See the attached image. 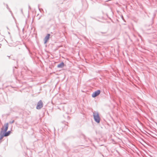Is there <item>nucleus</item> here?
I'll return each mask as SVG.
<instances>
[{"mask_svg":"<svg viewBox=\"0 0 157 157\" xmlns=\"http://www.w3.org/2000/svg\"><path fill=\"white\" fill-rule=\"evenodd\" d=\"M50 35L49 34H48L45 37L44 40V43L46 44L49 38Z\"/></svg>","mask_w":157,"mask_h":157,"instance_id":"5","label":"nucleus"},{"mask_svg":"<svg viewBox=\"0 0 157 157\" xmlns=\"http://www.w3.org/2000/svg\"><path fill=\"white\" fill-rule=\"evenodd\" d=\"M6 8H7V9L8 10H10V8H9V6H8V5L7 4H6Z\"/></svg>","mask_w":157,"mask_h":157,"instance_id":"10","label":"nucleus"},{"mask_svg":"<svg viewBox=\"0 0 157 157\" xmlns=\"http://www.w3.org/2000/svg\"><path fill=\"white\" fill-rule=\"evenodd\" d=\"M14 120H13V121H10L9 122V123L10 124H12V123H14Z\"/></svg>","mask_w":157,"mask_h":157,"instance_id":"11","label":"nucleus"},{"mask_svg":"<svg viewBox=\"0 0 157 157\" xmlns=\"http://www.w3.org/2000/svg\"><path fill=\"white\" fill-rule=\"evenodd\" d=\"M4 128V127L3 126L1 128V131L0 133V140H1L3 138L4 136L6 137L3 133Z\"/></svg>","mask_w":157,"mask_h":157,"instance_id":"4","label":"nucleus"},{"mask_svg":"<svg viewBox=\"0 0 157 157\" xmlns=\"http://www.w3.org/2000/svg\"><path fill=\"white\" fill-rule=\"evenodd\" d=\"M10 131H9L7 132H3L5 136H7L10 135Z\"/></svg>","mask_w":157,"mask_h":157,"instance_id":"8","label":"nucleus"},{"mask_svg":"<svg viewBox=\"0 0 157 157\" xmlns=\"http://www.w3.org/2000/svg\"><path fill=\"white\" fill-rule=\"evenodd\" d=\"M93 116L95 121L97 123H99L100 122V118L98 112H94Z\"/></svg>","mask_w":157,"mask_h":157,"instance_id":"1","label":"nucleus"},{"mask_svg":"<svg viewBox=\"0 0 157 157\" xmlns=\"http://www.w3.org/2000/svg\"><path fill=\"white\" fill-rule=\"evenodd\" d=\"M40 18H39L38 19V20H39V19H40Z\"/></svg>","mask_w":157,"mask_h":157,"instance_id":"13","label":"nucleus"},{"mask_svg":"<svg viewBox=\"0 0 157 157\" xmlns=\"http://www.w3.org/2000/svg\"><path fill=\"white\" fill-rule=\"evenodd\" d=\"M106 33V32H99L98 33V34L99 35H101V34H105Z\"/></svg>","mask_w":157,"mask_h":157,"instance_id":"9","label":"nucleus"},{"mask_svg":"<svg viewBox=\"0 0 157 157\" xmlns=\"http://www.w3.org/2000/svg\"><path fill=\"white\" fill-rule=\"evenodd\" d=\"M43 106V103L41 100H40L37 103L36 109H40Z\"/></svg>","mask_w":157,"mask_h":157,"instance_id":"2","label":"nucleus"},{"mask_svg":"<svg viewBox=\"0 0 157 157\" xmlns=\"http://www.w3.org/2000/svg\"><path fill=\"white\" fill-rule=\"evenodd\" d=\"M101 92V91L100 90H98L97 91H95L92 94V96L93 98H94L98 96Z\"/></svg>","mask_w":157,"mask_h":157,"instance_id":"3","label":"nucleus"},{"mask_svg":"<svg viewBox=\"0 0 157 157\" xmlns=\"http://www.w3.org/2000/svg\"><path fill=\"white\" fill-rule=\"evenodd\" d=\"M64 63L63 62H62L57 65V67L58 68H62L64 67Z\"/></svg>","mask_w":157,"mask_h":157,"instance_id":"7","label":"nucleus"},{"mask_svg":"<svg viewBox=\"0 0 157 157\" xmlns=\"http://www.w3.org/2000/svg\"><path fill=\"white\" fill-rule=\"evenodd\" d=\"M67 117L69 118V116H67Z\"/></svg>","mask_w":157,"mask_h":157,"instance_id":"12","label":"nucleus"},{"mask_svg":"<svg viewBox=\"0 0 157 157\" xmlns=\"http://www.w3.org/2000/svg\"><path fill=\"white\" fill-rule=\"evenodd\" d=\"M4 126H5V128H4L3 129V132H6L7 131L9 126V123H5L4 124Z\"/></svg>","mask_w":157,"mask_h":157,"instance_id":"6","label":"nucleus"}]
</instances>
